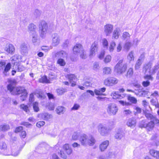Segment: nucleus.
<instances>
[{
    "mask_svg": "<svg viewBox=\"0 0 159 159\" xmlns=\"http://www.w3.org/2000/svg\"><path fill=\"white\" fill-rule=\"evenodd\" d=\"M9 84L7 85V90L13 95H19L21 94L20 96L21 100L22 101H25L27 98L28 93L26 90L23 87L21 86H15L17 83L15 80L8 79L7 80Z\"/></svg>",
    "mask_w": 159,
    "mask_h": 159,
    "instance_id": "1",
    "label": "nucleus"
},
{
    "mask_svg": "<svg viewBox=\"0 0 159 159\" xmlns=\"http://www.w3.org/2000/svg\"><path fill=\"white\" fill-rule=\"evenodd\" d=\"M7 148V145L3 140H0V153L5 155H10L11 153L9 152ZM19 152V148L17 146L11 148L12 155L16 156L18 155Z\"/></svg>",
    "mask_w": 159,
    "mask_h": 159,
    "instance_id": "2",
    "label": "nucleus"
},
{
    "mask_svg": "<svg viewBox=\"0 0 159 159\" xmlns=\"http://www.w3.org/2000/svg\"><path fill=\"white\" fill-rule=\"evenodd\" d=\"M73 52L74 55L80 53V56L83 59H85L87 57L85 52L83 49V46L81 44L77 43L74 46L73 48Z\"/></svg>",
    "mask_w": 159,
    "mask_h": 159,
    "instance_id": "3",
    "label": "nucleus"
},
{
    "mask_svg": "<svg viewBox=\"0 0 159 159\" xmlns=\"http://www.w3.org/2000/svg\"><path fill=\"white\" fill-rule=\"evenodd\" d=\"M158 68L157 66H155L154 68L152 69V72L149 71V73H151L150 74L145 75L143 76V78L146 80V81H143L142 82V84L143 87H147L150 85V82L149 81V80L152 81L153 80V78L152 75L156 73V71L158 69Z\"/></svg>",
    "mask_w": 159,
    "mask_h": 159,
    "instance_id": "4",
    "label": "nucleus"
},
{
    "mask_svg": "<svg viewBox=\"0 0 159 159\" xmlns=\"http://www.w3.org/2000/svg\"><path fill=\"white\" fill-rule=\"evenodd\" d=\"M123 60H119L118 62L116 64L115 67V69L116 70L117 72L119 74H122L125 73L127 68V66L126 64H124L123 65Z\"/></svg>",
    "mask_w": 159,
    "mask_h": 159,
    "instance_id": "5",
    "label": "nucleus"
},
{
    "mask_svg": "<svg viewBox=\"0 0 159 159\" xmlns=\"http://www.w3.org/2000/svg\"><path fill=\"white\" fill-rule=\"evenodd\" d=\"M118 80L113 77H109L105 79L103 81V84L106 86L110 87L117 84Z\"/></svg>",
    "mask_w": 159,
    "mask_h": 159,
    "instance_id": "6",
    "label": "nucleus"
},
{
    "mask_svg": "<svg viewBox=\"0 0 159 159\" xmlns=\"http://www.w3.org/2000/svg\"><path fill=\"white\" fill-rule=\"evenodd\" d=\"M118 111L117 107L115 104H111L108 107L107 110V113L111 115H115Z\"/></svg>",
    "mask_w": 159,
    "mask_h": 159,
    "instance_id": "7",
    "label": "nucleus"
},
{
    "mask_svg": "<svg viewBox=\"0 0 159 159\" xmlns=\"http://www.w3.org/2000/svg\"><path fill=\"white\" fill-rule=\"evenodd\" d=\"M98 44L97 42H94L92 44L89 54V56L92 57L96 54V52H98Z\"/></svg>",
    "mask_w": 159,
    "mask_h": 159,
    "instance_id": "8",
    "label": "nucleus"
},
{
    "mask_svg": "<svg viewBox=\"0 0 159 159\" xmlns=\"http://www.w3.org/2000/svg\"><path fill=\"white\" fill-rule=\"evenodd\" d=\"M39 30L40 31L41 34L46 31L48 30V25L47 23L45 21H42L39 25Z\"/></svg>",
    "mask_w": 159,
    "mask_h": 159,
    "instance_id": "9",
    "label": "nucleus"
},
{
    "mask_svg": "<svg viewBox=\"0 0 159 159\" xmlns=\"http://www.w3.org/2000/svg\"><path fill=\"white\" fill-rule=\"evenodd\" d=\"M111 129H107L106 128L100 125L99 126L98 128V130L100 134L102 136L106 135L108 133V130H111Z\"/></svg>",
    "mask_w": 159,
    "mask_h": 159,
    "instance_id": "10",
    "label": "nucleus"
},
{
    "mask_svg": "<svg viewBox=\"0 0 159 159\" xmlns=\"http://www.w3.org/2000/svg\"><path fill=\"white\" fill-rule=\"evenodd\" d=\"M111 96L113 99H121L123 98L121 94H119L118 92L114 91L111 94Z\"/></svg>",
    "mask_w": 159,
    "mask_h": 159,
    "instance_id": "11",
    "label": "nucleus"
},
{
    "mask_svg": "<svg viewBox=\"0 0 159 159\" xmlns=\"http://www.w3.org/2000/svg\"><path fill=\"white\" fill-rule=\"evenodd\" d=\"M155 124L154 121H151L148 122L146 125V128L148 131L152 130L154 127Z\"/></svg>",
    "mask_w": 159,
    "mask_h": 159,
    "instance_id": "12",
    "label": "nucleus"
},
{
    "mask_svg": "<svg viewBox=\"0 0 159 159\" xmlns=\"http://www.w3.org/2000/svg\"><path fill=\"white\" fill-rule=\"evenodd\" d=\"M65 77L68 79L70 82H71L74 80H78L76 75L75 74H69L65 76Z\"/></svg>",
    "mask_w": 159,
    "mask_h": 159,
    "instance_id": "13",
    "label": "nucleus"
},
{
    "mask_svg": "<svg viewBox=\"0 0 159 159\" xmlns=\"http://www.w3.org/2000/svg\"><path fill=\"white\" fill-rule=\"evenodd\" d=\"M95 140H81V142L82 145H86L88 144L90 146H92L94 143Z\"/></svg>",
    "mask_w": 159,
    "mask_h": 159,
    "instance_id": "14",
    "label": "nucleus"
},
{
    "mask_svg": "<svg viewBox=\"0 0 159 159\" xmlns=\"http://www.w3.org/2000/svg\"><path fill=\"white\" fill-rule=\"evenodd\" d=\"M106 89L105 87L99 89H95L94 90V92L96 95H105L103 93L106 91Z\"/></svg>",
    "mask_w": 159,
    "mask_h": 159,
    "instance_id": "15",
    "label": "nucleus"
},
{
    "mask_svg": "<svg viewBox=\"0 0 159 159\" xmlns=\"http://www.w3.org/2000/svg\"><path fill=\"white\" fill-rule=\"evenodd\" d=\"M113 29V26L112 25L107 24L105 26L104 31L106 34L107 35L111 33Z\"/></svg>",
    "mask_w": 159,
    "mask_h": 159,
    "instance_id": "16",
    "label": "nucleus"
},
{
    "mask_svg": "<svg viewBox=\"0 0 159 159\" xmlns=\"http://www.w3.org/2000/svg\"><path fill=\"white\" fill-rule=\"evenodd\" d=\"M63 149L68 155L71 154L72 152L71 148L68 144H66L63 146Z\"/></svg>",
    "mask_w": 159,
    "mask_h": 159,
    "instance_id": "17",
    "label": "nucleus"
},
{
    "mask_svg": "<svg viewBox=\"0 0 159 159\" xmlns=\"http://www.w3.org/2000/svg\"><path fill=\"white\" fill-rule=\"evenodd\" d=\"M109 144V142L107 140L102 142L99 146V148L101 151H104L107 148Z\"/></svg>",
    "mask_w": 159,
    "mask_h": 159,
    "instance_id": "18",
    "label": "nucleus"
},
{
    "mask_svg": "<svg viewBox=\"0 0 159 159\" xmlns=\"http://www.w3.org/2000/svg\"><path fill=\"white\" fill-rule=\"evenodd\" d=\"M39 82L42 83L48 84L50 83V80L47 78V76L46 75H44L41 77L39 79Z\"/></svg>",
    "mask_w": 159,
    "mask_h": 159,
    "instance_id": "19",
    "label": "nucleus"
},
{
    "mask_svg": "<svg viewBox=\"0 0 159 159\" xmlns=\"http://www.w3.org/2000/svg\"><path fill=\"white\" fill-rule=\"evenodd\" d=\"M56 111L57 113L59 115L63 114L65 111V109L63 107L59 106L56 108Z\"/></svg>",
    "mask_w": 159,
    "mask_h": 159,
    "instance_id": "20",
    "label": "nucleus"
},
{
    "mask_svg": "<svg viewBox=\"0 0 159 159\" xmlns=\"http://www.w3.org/2000/svg\"><path fill=\"white\" fill-rule=\"evenodd\" d=\"M111 69L110 67H105L102 69V73L104 75H108L111 74Z\"/></svg>",
    "mask_w": 159,
    "mask_h": 159,
    "instance_id": "21",
    "label": "nucleus"
},
{
    "mask_svg": "<svg viewBox=\"0 0 159 159\" xmlns=\"http://www.w3.org/2000/svg\"><path fill=\"white\" fill-rule=\"evenodd\" d=\"M150 154L156 158L159 159V152L155 150H151L150 151Z\"/></svg>",
    "mask_w": 159,
    "mask_h": 159,
    "instance_id": "22",
    "label": "nucleus"
},
{
    "mask_svg": "<svg viewBox=\"0 0 159 159\" xmlns=\"http://www.w3.org/2000/svg\"><path fill=\"white\" fill-rule=\"evenodd\" d=\"M136 124V120L134 118L129 120L127 123V125L129 127H131L134 126Z\"/></svg>",
    "mask_w": 159,
    "mask_h": 159,
    "instance_id": "23",
    "label": "nucleus"
},
{
    "mask_svg": "<svg viewBox=\"0 0 159 159\" xmlns=\"http://www.w3.org/2000/svg\"><path fill=\"white\" fill-rule=\"evenodd\" d=\"M92 85V81L89 78L85 79L83 84V86H85L86 87H91Z\"/></svg>",
    "mask_w": 159,
    "mask_h": 159,
    "instance_id": "24",
    "label": "nucleus"
},
{
    "mask_svg": "<svg viewBox=\"0 0 159 159\" xmlns=\"http://www.w3.org/2000/svg\"><path fill=\"white\" fill-rule=\"evenodd\" d=\"M127 99L131 103L136 104L137 103V100L136 98L129 95L127 96Z\"/></svg>",
    "mask_w": 159,
    "mask_h": 159,
    "instance_id": "25",
    "label": "nucleus"
},
{
    "mask_svg": "<svg viewBox=\"0 0 159 159\" xmlns=\"http://www.w3.org/2000/svg\"><path fill=\"white\" fill-rule=\"evenodd\" d=\"M20 109L26 112H30V109L29 107L24 104H21L20 106Z\"/></svg>",
    "mask_w": 159,
    "mask_h": 159,
    "instance_id": "26",
    "label": "nucleus"
},
{
    "mask_svg": "<svg viewBox=\"0 0 159 159\" xmlns=\"http://www.w3.org/2000/svg\"><path fill=\"white\" fill-rule=\"evenodd\" d=\"M143 89H139L135 90L134 91V94L137 96H141L143 95V93L145 92V90H143Z\"/></svg>",
    "mask_w": 159,
    "mask_h": 159,
    "instance_id": "27",
    "label": "nucleus"
},
{
    "mask_svg": "<svg viewBox=\"0 0 159 159\" xmlns=\"http://www.w3.org/2000/svg\"><path fill=\"white\" fill-rule=\"evenodd\" d=\"M15 50V49L14 46L10 44L7 48L6 51L9 53L12 54L14 52Z\"/></svg>",
    "mask_w": 159,
    "mask_h": 159,
    "instance_id": "28",
    "label": "nucleus"
},
{
    "mask_svg": "<svg viewBox=\"0 0 159 159\" xmlns=\"http://www.w3.org/2000/svg\"><path fill=\"white\" fill-rule=\"evenodd\" d=\"M10 129L8 125H0V131H5Z\"/></svg>",
    "mask_w": 159,
    "mask_h": 159,
    "instance_id": "29",
    "label": "nucleus"
},
{
    "mask_svg": "<svg viewBox=\"0 0 159 159\" xmlns=\"http://www.w3.org/2000/svg\"><path fill=\"white\" fill-rule=\"evenodd\" d=\"M133 69L132 67H130L127 70L126 74V77H131L133 76Z\"/></svg>",
    "mask_w": 159,
    "mask_h": 159,
    "instance_id": "30",
    "label": "nucleus"
},
{
    "mask_svg": "<svg viewBox=\"0 0 159 159\" xmlns=\"http://www.w3.org/2000/svg\"><path fill=\"white\" fill-rule=\"evenodd\" d=\"M33 107L34 110L35 112H38L39 111V103L37 102H34L33 103Z\"/></svg>",
    "mask_w": 159,
    "mask_h": 159,
    "instance_id": "31",
    "label": "nucleus"
},
{
    "mask_svg": "<svg viewBox=\"0 0 159 159\" xmlns=\"http://www.w3.org/2000/svg\"><path fill=\"white\" fill-rule=\"evenodd\" d=\"M57 64L59 65L60 66H64L66 64L65 61L63 59L59 58L57 61Z\"/></svg>",
    "mask_w": 159,
    "mask_h": 159,
    "instance_id": "32",
    "label": "nucleus"
},
{
    "mask_svg": "<svg viewBox=\"0 0 159 159\" xmlns=\"http://www.w3.org/2000/svg\"><path fill=\"white\" fill-rule=\"evenodd\" d=\"M66 91V90L63 88H59L56 90V92L58 95H61Z\"/></svg>",
    "mask_w": 159,
    "mask_h": 159,
    "instance_id": "33",
    "label": "nucleus"
},
{
    "mask_svg": "<svg viewBox=\"0 0 159 159\" xmlns=\"http://www.w3.org/2000/svg\"><path fill=\"white\" fill-rule=\"evenodd\" d=\"M37 97L41 99H44L46 98V96L44 93L41 91H40L37 93Z\"/></svg>",
    "mask_w": 159,
    "mask_h": 159,
    "instance_id": "34",
    "label": "nucleus"
},
{
    "mask_svg": "<svg viewBox=\"0 0 159 159\" xmlns=\"http://www.w3.org/2000/svg\"><path fill=\"white\" fill-rule=\"evenodd\" d=\"M111 60V56L110 55H107L104 58L103 61L104 62L107 64L110 62Z\"/></svg>",
    "mask_w": 159,
    "mask_h": 159,
    "instance_id": "35",
    "label": "nucleus"
},
{
    "mask_svg": "<svg viewBox=\"0 0 159 159\" xmlns=\"http://www.w3.org/2000/svg\"><path fill=\"white\" fill-rule=\"evenodd\" d=\"M151 102L152 105L155 106L157 108H159V103L157 100L152 99Z\"/></svg>",
    "mask_w": 159,
    "mask_h": 159,
    "instance_id": "36",
    "label": "nucleus"
},
{
    "mask_svg": "<svg viewBox=\"0 0 159 159\" xmlns=\"http://www.w3.org/2000/svg\"><path fill=\"white\" fill-rule=\"evenodd\" d=\"M42 116L44 119L46 120H48L52 118V116L51 114H49L48 113H44L43 114Z\"/></svg>",
    "mask_w": 159,
    "mask_h": 159,
    "instance_id": "37",
    "label": "nucleus"
},
{
    "mask_svg": "<svg viewBox=\"0 0 159 159\" xmlns=\"http://www.w3.org/2000/svg\"><path fill=\"white\" fill-rule=\"evenodd\" d=\"M152 65L151 64L148 63L144 65L143 69L145 70V73H146L148 69L150 70L152 68Z\"/></svg>",
    "mask_w": 159,
    "mask_h": 159,
    "instance_id": "38",
    "label": "nucleus"
},
{
    "mask_svg": "<svg viewBox=\"0 0 159 159\" xmlns=\"http://www.w3.org/2000/svg\"><path fill=\"white\" fill-rule=\"evenodd\" d=\"M144 114L146 118L148 119L152 120L154 118L155 116L150 113L145 112H144Z\"/></svg>",
    "mask_w": 159,
    "mask_h": 159,
    "instance_id": "39",
    "label": "nucleus"
},
{
    "mask_svg": "<svg viewBox=\"0 0 159 159\" xmlns=\"http://www.w3.org/2000/svg\"><path fill=\"white\" fill-rule=\"evenodd\" d=\"M4 69L3 73H7L11 69V64L10 63H8L4 67Z\"/></svg>",
    "mask_w": 159,
    "mask_h": 159,
    "instance_id": "40",
    "label": "nucleus"
},
{
    "mask_svg": "<svg viewBox=\"0 0 159 159\" xmlns=\"http://www.w3.org/2000/svg\"><path fill=\"white\" fill-rule=\"evenodd\" d=\"M36 26L33 24H30L28 27V30L30 32L35 31V30L36 29Z\"/></svg>",
    "mask_w": 159,
    "mask_h": 159,
    "instance_id": "41",
    "label": "nucleus"
},
{
    "mask_svg": "<svg viewBox=\"0 0 159 159\" xmlns=\"http://www.w3.org/2000/svg\"><path fill=\"white\" fill-rule=\"evenodd\" d=\"M105 54V52L104 50L102 51L98 56V58L100 60H102L104 58Z\"/></svg>",
    "mask_w": 159,
    "mask_h": 159,
    "instance_id": "42",
    "label": "nucleus"
},
{
    "mask_svg": "<svg viewBox=\"0 0 159 159\" xmlns=\"http://www.w3.org/2000/svg\"><path fill=\"white\" fill-rule=\"evenodd\" d=\"M23 130V128L22 126L17 127L15 129L14 132L16 133H20Z\"/></svg>",
    "mask_w": 159,
    "mask_h": 159,
    "instance_id": "43",
    "label": "nucleus"
},
{
    "mask_svg": "<svg viewBox=\"0 0 159 159\" xmlns=\"http://www.w3.org/2000/svg\"><path fill=\"white\" fill-rule=\"evenodd\" d=\"M116 45L115 43L114 42H112L111 43L109 48V50L110 52H112L115 48Z\"/></svg>",
    "mask_w": 159,
    "mask_h": 159,
    "instance_id": "44",
    "label": "nucleus"
},
{
    "mask_svg": "<svg viewBox=\"0 0 159 159\" xmlns=\"http://www.w3.org/2000/svg\"><path fill=\"white\" fill-rule=\"evenodd\" d=\"M45 122L43 121H38L36 124V126L39 128H40L41 127L44 126L45 124Z\"/></svg>",
    "mask_w": 159,
    "mask_h": 159,
    "instance_id": "45",
    "label": "nucleus"
},
{
    "mask_svg": "<svg viewBox=\"0 0 159 159\" xmlns=\"http://www.w3.org/2000/svg\"><path fill=\"white\" fill-rule=\"evenodd\" d=\"M123 113L125 115L129 116L132 113V111L130 109H125L124 110Z\"/></svg>",
    "mask_w": 159,
    "mask_h": 159,
    "instance_id": "46",
    "label": "nucleus"
},
{
    "mask_svg": "<svg viewBox=\"0 0 159 159\" xmlns=\"http://www.w3.org/2000/svg\"><path fill=\"white\" fill-rule=\"evenodd\" d=\"M128 57L130 61H134V57L133 55V52L132 51L130 52L128 55Z\"/></svg>",
    "mask_w": 159,
    "mask_h": 159,
    "instance_id": "47",
    "label": "nucleus"
},
{
    "mask_svg": "<svg viewBox=\"0 0 159 159\" xmlns=\"http://www.w3.org/2000/svg\"><path fill=\"white\" fill-rule=\"evenodd\" d=\"M27 136L26 132L25 130H23L21 131L20 134V136L21 138L25 139Z\"/></svg>",
    "mask_w": 159,
    "mask_h": 159,
    "instance_id": "48",
    "label": "nucleus"
},
{
    "mask_svg": "<svg viewBox=\"0 0 159 159\" xmlns=\"http://www.w3.org/2000/svg\"><path fill=\"white\" fill-rule=\"evenodd\" d=\"M21 125L25 126L27 128L29 127L32 126V124L27 122L23 121L20 124Z\"/></svg>",
    "mask_w": 159,
    "mask_h": 159,
    "instance_id": "49",
    "label": "nucleus"
},
{
    "mask_svg": "<svg viewBox=\"0 0 159 159\" xmlns=\"http://www.w3.org/2000/svg\"><path fill=\"white\" fill-rule=\"evenodd\" d=\"M138 61L136 63L135 66V68L136 70L139 69L140 67V66L142 64L141 62L140 59H139Z\"/></svg>",
    "mask_w": 159,
    "mask_h": 159,
    "instance_id": "50",
    "label": "nucleus"
},
{
    "mask_svg": "<svg viewBox=\"0 0 159 159\" xmlns=\"http://www.w3.org/2000/svg\"><path fill=\"white\" fill-rule=\"evenodd\" d=\"M132 44L130 42H126L125 44V47L127 50H129Z\"/></svg>",
    "mask_w": 159,
    "mask_h": 159,
    "instance_id": "51",
    "label": "nucleus"
},
{
    "mask_svg": "<svg viewBox=\"0 0 159 159\" xmlns=\"http://www.w3.org/2000/svg\"><path fill=\"white\" fill-rule=\"evenodd\" d=\"M47 107L49 111H53L55 108L54 106L52 104H49L47 105Z\"/></svg>",
    "mask_w": 159,
    "mask_h": 159,
    "instance_id": "52",
    "label": "nucleus"
},
{
    "mask_svg": "<svg viewBox=\"0 0 159 159\" xmlns=\"http://www.w3.org/2000/svg\"><path fill=\"white\" fill-rule=\"evenodd\" d=\"M29 101L30 102L32 103L34 101V99L33 93H31L30 94Z\"/></svg>",
    "mask_w": 159,
    "mask_h": 159,
    "instance_id": "53",
    "label": "nucleus"
},
{
    "mask_svg": "<svg viewBox=\"0 0 159 159\" xmlns=\"http://www.w3.org/2000/svg\"><path fill=\"white\" fill-rule=\"evenodd\" d=\"M80 107V106L79 104L75 103L74 104L73 107L71 108V110H77L79 109Z\"/></svg>",
    "mask_w": 159,
    "mask_h": 159,
    "instance_id": "54",
    "label": "nucleus"
},
{
    "mask_svg": "<svg viewBox=\"0 0 159 159\" xmlns=\"http://www.w3.org/2000/svg\"><path fill=\"white\" fill-rule=\"evenodd\" d=\"M47 95L49 100L54 99H55V97L52 93H47Z\"/></svg>",
    "mask_w": 159,
    "mask_h": 159,
    "instance_id": "55",
    "label": "nucleus"
},
{
    "mask_svg": "<svg viewBox=\"0 0 159 159\" xmlns=\"http://www.w3.org/2000/svg\"><path fill=\"white\" fill-rule=\"evenodd\" d=\"M119 102L120 104L123 106H128L130 104L128 102H127L122 100L119 101Z\"/></svg>",
    "mask_w": 159,
    "mask_h": 159,
    "instance_id": "56",
    "label": "nucleus"
},
{
    "mask_svg": "<svg viewBox=\"0 0 159 159\" xmlns=\"http://www.w3.org/2000/svg\"><path fill=\"white\" fill-rule=\"evenodd\" d=\"M66 54V52L62 50L56 53V54L57 55H58L60 56H63L64 54Z\"/></svg>",
    "mask_w": 159,
    "mask_h": 159,
    "instance_id": "57",
    "label": "nucleus"
},
{
    "mask_svg": "<svg viewBox=\"0 0 159 159\" xmlns=\"http://www.w3.org/2000/svg\"><path fill=\"white\" fill-rule=\"evenodd\" d=\"M6 65V63L4 61L2 60L0 61V67L2 68L3 67H4Z\"/></svg>",
    "mask_w": 159,
    "mask_h": 159,
    "instance_id": "58",
    "label": "nucleus"
},
{
    "mask_svg": "<svg viewBox=\"0 0 159 159\" xmlns=\"http://www.w3.org/2000/svg\"><path fill=\"white\" fill-rule=\"evenodd\" d=\"M155 123V125H157V126H159V120L156 118L155 117H154V118L153 119Z\"/></svg>",
    "mask_w": 159,
    "mask_h": 159,
    "instance_id": "59",
    "label": "nucleus"
},
{
    "mask_svg": "<svg viewBox=\"0 0 159 159\" xmlns=\"http://www.w3.org/2000/svg\"><path fill=\"white\" fill-rule=\"evenodd\" d=\"M122 36L123 38L125 39L127 37H130V35L128 32H125L123 33Z\"/></svg>",
    "mask_w": 159,
    "mask_h": 159,
    "instance_id": "60",
    "label": "nucleus"
},
{
    "mask_svg": "<svg viewBox=\"0 0 159 159\" xmlns=\"http://www.w3.org/2000/svg\"><path fill=\"white\" fill-rule=\"evenodd\" d=\"M118 32L117 31H114L113 33V36L115 39H117L118 37Z\"/></svg>",
    "mask_w": 159,
    "mask_h": 159,
    "instance_id": "61",
    "label": "nucleus"
},
{
    "mask_svg": "<svg viewBox=\"0 0 159 159\" xmlns=\"http://www.w3.org/2000/svg\"><path fill=\"white\" fill-rule=\"evenodd\" d=\"M102 44L104 47H107L108 46V42L107 40L106 39H104L103 41Z\"/></svg>",
    "mask_w": 159,
    "mask_h": 159,
    "instance_id": "62",
    "label": "nucleus"
},
{
    "mask_svg": "<svg viewBox=\"0 0 159 159\" xmlns=\"http://www.w3.org/2000/svg\"><path fill=\"white\" fill-rule=\"evenodd\" d=\"M60 155L61 156V157L63 158L66 159V158L67 157V156L62 151H60Z\"/></svg>",
    "mask_w": 159,
    "mask_h": 159,
    "instance_id": "63",
    "label": "nucleus"
},
{
    "mask_svg": "<svg viewBox=\"0 0 159 159\" xmlns=\"http://www.w3.org/2000/svg\"><path fill=\"white\" fill-rule=\"evenodd\" d=\"M158 95V92L157 91H155L151 94V96L153 97H155Z\"/></svg>",
    "mask_w": 159,
    "mask_h": 159,
    "instance_id": "64",
    "label": "nucleus"
}]
</instances>
